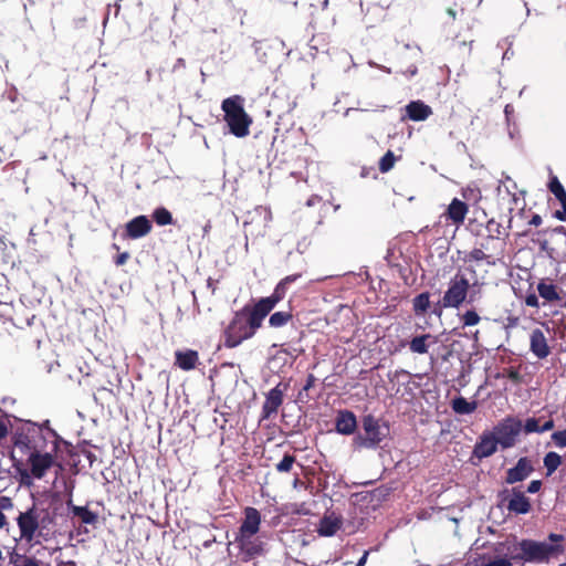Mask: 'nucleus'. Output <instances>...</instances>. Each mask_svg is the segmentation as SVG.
I'll use <instances>...</instances> for the list:
<instances>
[{"label": "nucleus", "instance_id": "obj_1", "mask_svg": "<svg viewBox=\"0 0 566 566\" xmlns=\"http://www.w3.org/2000/svg\"><path fill=\"white\" fill-rule=\"evenodd\" d=\"M548 541L518 539L516 536H510L503 542L493 544L492 554L480 555L478 566H513L514 560L525 564H548L565 551L562 545L563 535L552 533L548 535Z\"/></svg>", "mask_w": 566, "mask_h": 566}, {"label": "nucleus", "instance_id": "obj_12", "mask_svg": "<svg viewBox=\"0 0 566 566\" xmlns=\"http://www.w3.org/2000/svg\"><path fill=\"white\" fill-rule=\"evenodd\" d=\"M548 189L562 206V210L556 211L555 217L560 221H566V191L556 176L551 177Z\"/></svg>", "mask_w": 566, "mask_h": 566}, {"label": "nucleus", "instance_id": "obj_35", "mask_svg": "<svg viewBox=\"0 0 566 566\" xmlns=\"http://www.w3.org/2000/svg\"><path fill=\"white\" fill-rule=\"evenodd\" d=\"M14 566H42L39 560L28 556H19L14 560Z\"/></svg>", "mask_w": 566, "mask_h": 566}, {"label": "nucleus", "instance_id": "obj_9", "mask_svg": "<svg viewBox=\"0 0 566 566\" xmlns=\"http://www.w3.org/2000/svg\"><path fill=\"white\" fill-rule=\"evenodd\" d=\"M522 430V422L515 418H506L499 422L492 433L495 436L499 444L506 449L515 444L516 438Z\"/></svg>", "mask_w": 566, "mask_h": 566}, {"label": "nucleus", "instance_id": "obj_25", "mask_svg": "<svg viewBox=\"0 0 566 566\" xmlns=\"http://www.w3.org/2000/svg\"><path fill=\"white\" fill-rule=\"evenodd\" d=\"M537 292L542 298L547 302H556L560 300L557 289L554 284L541 281L537 285Z\"/></svg>", "mask_w": 566, "mask_h": 566}, {"label": "nucleus", "instance_id": "obj_45", "mask_svg": "<svg viewBox=\"0 0 566 566\" xmlns=\"http://www.w3.org/2000/svg\"><path fill=\"white\" fill-rule=\"evenodd\" d=\"M553 427H554V421L547 420L543 426H541V432L548 431V430L553 429Z\"/></svg>", "mask_w": 566, "mask_h": 566}, {"label": "nucleus", "instance_id": "obj_38", "mask_svg": "<svg viewBox=\"0 0 566 566\" xmlns=\"http://www.w3.org/2000/svg\"><path fill=\"white\" fill-rule=\"evenodd\" d=\"M524 429L527 433L541 432V426L538 419L530 418L526 420Z\"/></svg>", "mask_w": 566, "mask_h": 566}, {"label": "nucleus", "instance_id": "obj_39", "mask_svg": "<svg viewBox=\"0 0 566 566\" xmlns=\"http://www.w3.org/2000/svg\"><path fill=\"white\" fill-rule=\"evenodd\" d=\"M128 259H129V254L127 252H123L119 255H117L115 263H116V265H123L127 262Z\"/></svg>", "mask_w": 566, "mask_h": 566}, {"label": "nucleus", "instance_id": "obj_34", "mask_svg": "<svg viewBox=\"0 0 566 566\" xmlns=\"http://www.w3.org/2000/svg\"><path fill=\"white\" fill-rule=\"evenodd\" d=\"M298 275H290L283 279L275 287L274 293H279L280 297L283 298L285 295L286 287L290 283L294 282Z\"/></svg>", "mask_w": 566, "mask_h": 566}, {"label": "nucleus", "instance_id": "obj_14", "mask_svg": "<svg viewBox=\"0 0 566 566\" xmlns=\"http://www.w3.org/2000/svg\"><path fill=\"white\" fill-rule=\"evenodd\" d=\"M497 440L492 432H485L481 436L480 441L474 448V454L478 458H486L492 455L497 449Z\"/></svg>", "mask_w": 566, "mask_h": 566}, {"label": "nucleus", "instance_id": "obj_24", "mask_svg": "<svg viewBox=\"0 0 566 566\" xmlns=\"http://www.w3.org/2000/svg\"><path fill=\"white\" fill-rule=\"evenodd\" d=\"M452 409L458 415H470L478 408L476 401H469L463 397H458L452 400Z\"/></svg>", "mask_w": 566, "mask_h": 566}, {"label": "nucleus", "instance_id": "obj_36", "mask_svg": "<svg viewBox=\"0 0 566 566\" xmlns=\"http://www.w3.org/2000/svg\"><path fill=\"white\" fill-rule=\"evenodd\" d=\"M552 439L556 447L565 448L566 447V430L556 431L552 434Z\"/></svg>", "mask_w": 566, "mask_h": 566}, {"label": "nucleus", "instance_id": "obj_37", "mask_svg": "<svg viewBox=\"0 0 566 566\" xmlns=\"http://www.w3.org/2000/svg\"><path fill=\"white\" fill-rule=\"evenodd\" d=\"M470 259L474 261H484L486 260L489 264H494V261L489 260V256L484 253L482 249H474L470 253Z\"/></svg>", "mask_w": 566, "mask_h": 566}, {"label": "nucleus", "instance_id": "obj_41", "mask_svg": "<svg viewBox=\"0 0 566 566\" xmlns=\"http://www.w3.org/2000/svg\"><path fill=\"white\" fill-rule=\"evenodd\" d=\"M539 489H541V482L539 481H532L528 484L527 491L530 493H536L537 491H539Z\"/></svg>", "mask_w": 566, "mask_h": 566}, {"label": "nucleus", "instance_id": "obj_16", "mask_svg": "<svg viewBox=\"0 0 566 566\" xmlns=\"http://www.w3.org/2000/svg\"><path fill=\"white\" fill-rule=\"evenodd\" d=\"M336 431L340 434H352L356 430L357 420L355 415L349 410H340L336 417Z\"/></svg>", "mask_w": 566, "mask_h": 566}, {"label": "nucleus", "instance_id": "obj_43", "mask_svg": "<svg viewBox=\"0 0 566 566\" xmlns=\"http://www.w3.org/2000/svg\"><path fill=\"white\" fill-rule=\"evenodd\" d=\"M8 433V428L4 421L0 418V439L4 438Z\"/></svg>", "mask_w": 566, "mask_h": 566}, {"label": "nucleus", "instance_id": "obj_8", "mask_svg": "<svg viewBox=\"0 0 566 566\" xmlns=\"http://www.w3.org/2000/svg\"><path fill=\"white\" fill-rule=\"evenodd\" d=\"M470 281L463 273H458L449 284L442 302L444 307H459L467 298Z\"/></svg>", "mask_w": 566, "mask_h": 566}, {"label": "nucleus", "instance_id": "obj_40", "mask_svg": "<svg viewBox=\"0 0 566 566\" xmlns=\"http://www.w3.org/2000/svg\"><path fill=\"white\" fill-rule=\"evenodd\" d=\"M525 303L526 305L528 306H532V307H537L538 306V300H537V296L532 294V295H528L525 300Z\"/></svg>", "mask_w": 566, "mask_h": 566}, {"label": "nucleus", "instance_id": "obj_27", "mask_svg": "<svg viewBox=\"0 0 566 566\" xmlns=\"http://www.w3.org/2000/svg\"><path fill=\"white\" fill-rule=\"evenodd\" d=\"M72 510V513L80 517L82 523L84 524H94L96 522V514L91 512L90 510H87L86 507L84 506H76V505H73L71 507Z\"/></svg>", "mask_w": 566, "mask_h": 566}, {"label": "nucleus", "instance_id": "obj_31", "mask_svg": "<svg viewBox=\"0 0 566 566\" xmlns=\"http://www.w3.org/2000/svg\"><path fill=\"white\" fill-rule=\"evenodd\" d=\"M396 157L391 150H388L379 163V170L381 172H388L395 165Z\"/></svg>", "mask_w": 566, "mask_h": 566}, {"label": "nucleus", "instance_id": "obj_30", "mask_svg": "<svg viewBox=\"0 0 566 566\" xmlns=\"http://www.w3.org/2000/svg\"><path fill=\"white\" fill-rule=\"evenodd\" d=\"M155 221L159 226H167L172 222L171 213L165 208H157L153 214Z\"/></svg>", "mask_w": 566, "mask_h": 566}, {"label": "nucleus", "instance_id": "obj_28", "mask_svg": "<svg viewBox=\"0 0 566 566\" xmlns=\"http://www.w3.org/2000/svg\"><path fill=\"white\" fill-rule=\"evenodd\" d=\"M430 306L429 293H421L413 298V311L417 315H423Z\"/></svg>", "mask_w": 566, "mask_h": 566}, {"label": "nucleus", "instance_id": "obj_53", "mask_svg": "<svg viewBox=\"0 0 566 566\" xmlns=\"http://www.w3.org/2000/svg\"><path fill=\"white\" fill-rule=\"evenodd\" d=\"M558 566H566V564H559Z\"/></svg>", "mask_w": 566, "mask_h": 566}, {"label": "nucleus", "instance_id": "obj_50", "mask_svg": "<svg viewBox=\"0 0 566 566\" xmlns=\"http://www.w3.org/2000/svg\"><path fill=\"white\" fill-rule=\"evenodd\" d=\"M416 73H417V69H416V67H412V69L410 70V74H411V75H415Z\"/></svg>", "mask_w": 566, "mask_h": 566}, {"label": "nucleus", "instance_id": "obj_47", "mask_svg": "<svg viewBox=\"0 0 566 566\" xmlns=\"http://www.w3.org/2000/svg\"><path fill=\"white\" fill-rule=\"evenodd\" d=\"M368 64L373 67H379L381 69L382 71L387 72V73H391V70L389 67H386V66H380L378 64H376L375 62L373 61H369Z\"/></svg>", "mask_w": 566, "mask_h": 566}, {"label": "nucleus", "instance_id": "obj_18", "mask_svg": "<svg viewBox=\"0 0 566 566\" xmlns=\"http://www.w3.org/2000/svg\"><path fill=\"white\" fill-rule=\"evenodd\" d=\"M468 213V206L465 202L459 200L458 198H454L451 203L449 205L447 209V217L450 219L453 223H462L465 219V216Z\"/></svg>", "mask_w": 566, "mask_h": 566}, {"label": "nucleus", "instance_id": "obj_46", "mask_svg": "<svg viewBox=\"0 0 566 566\" xmlns=\"http://www.w3.org/2000/svg\"><path fill=\"white\" fill-rule=\"evenodd\" d=\"M530 223L535 226V227H538V226L542 224V218L538 214H535V216L532 217Z\"/></svg>", "mask_w": 566, "mask_h": 566}, {"label": "nucleus", "instance_id": "obj_22", "mask_svg": "<svg viewBox=\"0 0 566 566\" xmlns=\"http://www.w3.org/2000/svg\"><path fill=\"white\" fill-rule=\"evenodd\" d=\"M507 509L517 514H525L530 511L531 504L528 499L522 492H513L509 500Z\"/></svg>", "mask_w": 566, "mask_h": 566}, {"label": "nucleus", "instance_id": "obj_7", "mask_svg": "<svg viewBox=\"0 0 566 566\" xmlns=\"http://www.w3.org/2000/svg\"><path fill=\"white\" fill-rule=\"evenodd\" d=\"M54 458L51 453L32 451L28 458V469L21 470L20 475L24 484H32V478L42 479L53 465Z\"/></svg>", "mask_w": 566, "mask_h": 566}, {"label": "nucleus", "instance_id": "obj_21", "mask_svg": "<svg viewBox=\"0 0 566 566\" xmlns=\"http://www.w3.org/2000/svg\"><path fill=\"white\" fill-rule=\"evenodd\" d=\"M406 112L408 117L416 122L424 120L432 114L431 107L420 101L409 103Z\"/></svg>", "mask_w": 566, "mask_h": 566}, {"label": "nucleus", "instance_id": "obj_13", "mask_svg": "<svg viewBox=\"0 0 566 566\" xmlns=\"http://www.w3.org/2000/svg\"><path fill=\"white\" fill-rule=\"evenodd\" d=\"M151 230V223L145 216H138L126 224L127 235L132 239L142 238Z\"/></svg>", "mask_w": 566, "mask_h": 566}, {"label": "nucleus", "instance_id": "obj_10", "mask_svg": "<svg viewBox=\"0 0 566 566\" xmlns=\"http://www.w3.org/2000/svg\"><path fill=\"white\" fill-rule=\"evenodd\" d=\"M281 300L282 298L280 297L279 293H273L271 296L259 300L252 310L248 313L249 317L252 319L253 326L260 328L265 316Z\"/></svg>", "mask_w": 566, "mask_h": 566}, {"label": "nucleus", "instance_id": "obj_48", "mask_svg": "<svg viewBox=\"0 0 566 566\" xmlns=\"http://www.w3.org/2000/svg\"><path fill=\"white\" fill-rule=\"evenodd\" d=\"M367 556H368V552H365L364 555L361 556V558L356 564V566H364L367 560Z\"/></svg>", "mask_w": 566, "mask_h": 566}, {"label": "nucleus", "instance_id": "obj_2", "mask_svg": "<svg viewBox=\"0 0 566 566\" xmlns=\"http://www.w3.org/2000/svg\"><path fill=\"white\" fill-rule=\"evenodd\" d=\"M53 516L48 509L33 504L17 517L20 538L27 543L39 542V538L48 539L51 535Z\"/></svg>", "mask_w": 566, "mask_h": 566}, {"label": "nucleus", "instance_id": "obj_19", "mask_svg": "<svg viewBox=\"0 0 566 566\" xmlns=\"http://www.w3.org/2000/svg\"><path fill=\"white\" fill-rule=\"evenodd\" d=\"M438 343V338L431 334H424L413 337L409 343V348L415 354H427L431 345Z\"/></svg>", "mask_w": 566, "mask_h": 566}, {"label": "nucleus", "instance_id": "obj_5", "mask_svg": "<svg viewBox=\"0 0 566 566\" xmlns=\"http://www.w3.org/2000/svg\"><path fill=\"white\" fill-rule=\"evenodd\" d=\"M259 327H254L247 310L237 312L224 331V346L233 348L243 340L251 338Z\"/></svg>", "mask_w": 566, "mask_h": 566}, {"label": "nucleus", "instance_id": "obj_44", "mask_svg": "<svg viewBox=\"0 0 566 566\" xmlns=\"http://www.w3.org/2000/svg\"><path fill=\"white\" fill-rule=\"evenodd\" d=\"M8 524V520L6 514L2 512V507H0V530L4 528Z\"/></svg>", "mask_w": 566, "mask_h": 566}, {"label": "nucleus", "instance_id": "obj_49", "mask_svg": "<svg viewBox=\"0 0 566 566\" xmlns=\"http://www.w3.org/2000/svg\"><path fill=\"white\" fill-rule=\"evenodd\" d=\"M57 566H76L75 562L67 560V562H60Z\"/></svg>", "mask_w": 566, "mask_h": 566}, {"label": "nucleus", "instance_id": "obj_23", "mask_svg": "<svg viewBox=\"0 0 566 566\" xmlns=\"http://www.w3.org/2000/svg\"><path fill=\"white\" fill-rule=\"evenodd\" d=\"M340 518L334 514H329L322 518L318 532L321 535L332 536L340 528Z\"/></svg>", "mask_w": 566, "mask_h": 566}, {"label": "nucleus", "instance_id": "obj_51", "mask_svg": "<svg viewBox=\"0 0 566 566\" xmlns=\"http://www.w3.org/2000/svg\"><path fill=\"white\" fill-rule=\"evenodd\" d=\"M3 559L2 549L0 548V562Z\"/></svg>", "mask_w": 566, "mask_h": 566}, {"label": "nucleus", "instance_id": "obj_29", "mask_svg": "<svg viewBox=\"0 0 566 566\" xmlns=\"http://www.w3.org/2000/svg\"><path fill=\"white\" fill-rule=\"evenodd\" d=\"M562 463V458L556 452H548L544 458V465L547 470V474L551 475L557 470Z\"/></svg>", "mask_w": 566, "mask_h": 566}, {"label": "nucleus", "instance_id": "obj_6", "mask_svg": "<svg viewBox=\"0 0 566 566\" xmlns=\"http://www.w3.org/2000/svg\"><path fill=\"white\" fill-rule=\"evenodd\" d=\"M363 429L365 434H358L354 438V444L357 448H376L388 432V428L371 415L363 418Z\"/></svg>", "mask_w": 566, "mask_h": 566}, {"label": "nucleus", "instance_id": "obj_15", "mask_svg": "<svg viewBox=\"0 0 566 566\" xmlns=\"http://www.w3.org/2000/svg\"><path fill=\"white\" fill-rule=\"evenodd\" d=\"M532 471L533 467L531 461L527 458H521L516 465L507 471L506 482L513 484L523 481Z\"/></svg>", "mask_w": 566, "mask_h": 566}, {"label": "nucleus", "instance_id": "obj_3", "mask_svg": "<svg viewBox=\"0 0 566 566\" xmlns=\"http://www.w3.org/2000/svg\"><path fill=\"white\" fill-rule=\"evenodd\" d=\"M261 514L254 507H247L244 510V518L239 528L235 542L238 543L242 553L248 557L260 555L263 552V544L255 537L260 531Z\"/></svg>", "mask_w": 566, "mask_h": 566}, {"label": "nucleus", "instance_id": "obj_11", "mask_svg": "<svg viewBox=\"0 0 566 566\" xmlns=\"http://www.w3.org/2000/svg\"><path fill=\"white\" fill-rule=\"evenodd\" d=\"M530 346L531 352L537 357V358H546L549 355V346L547 344V339L544 335V333L536 328L531 333L530 336Z\"/></svg>", "mask_w": 566, "mask_h": 566}, {"label": "nucleus", "instance_id": "obj_4", "mask_svg": "<svg viewBox=\"0 0 566 566\" xmlns=\"http://www.w3.org/2000/svg\"><path fill=\"white\" fill-rule=\"evenodd\" d=\"M221 108L231 134L239 138H243L250 134L252 118L244 111L243 98L241 96L234 95L226 98L222 102Z\"/></svg>", "mask_w": 566, "mask_h": 566}, {"label": "nucleus", "instance_id": "obj_26", "mask_svg": "<svg viewBox=\"0 0 566 566\" xmlns=\"http://www.w3.org/2000/svg\"><path fill=\"white\" fill-rule=\"evenodd\" d=\"M292 317L293 315L290 311L275 312L270 316L269 325L273 328H279L285 326Z\"/></svg>", "mask_w": 566, "mask_h": 566}, {"label": "nucleus", "instance_id": "obj_20", "mask_svg": "<svg viewBox=\"0 0 566 566\" xmlns=\"http://www.w3.org/2000/svg\"><path fill=\"white\" fill-rule=\"evenodd\" d=\"M283 401V390L279 386L271 389L263 405V412L266 417L277 411Z\"/></svg>", "mask_w": 566, "mask_h": 566}, {"label": "nucleus", "instance_id": "obj_52", "mask_svg": "<svg viewBox=\"0 0 566 566\" xmlns=\"http://www.w3.org/2000/svg\"><path fill=\"white\" fill-rule=\"evenodd\" d=\"M181 64H184V60H182V59H179V60H178V65H181Z\"/></svg>", "mask_w": 566, "mask_h": 566}, {"label": "nucleus", "instance_id": "obj_32", "mask_svg": "<svg viewBox=\"0 0 566 566\" xmlns=\"http://www.w3.org/2000/svg\"><path fill=\"white\" fill-rule=\"evenodd\" d=\"M294 462L295 458L293 455L285 454L283 459L276 464V470L279 472H290Z\"/></svg>", "mask_w": 566, "mask_h": 566}, {"label": "nucleus", "instance_id": "obj_42", "mask_svg": "<svg viewBox=\"0 0 566 566\" xmlns=\"http://www.w3.org/2000/svg\"><path fill=\"white\" fill-rule=\"evenodd\" d=\"M256 212L262 217L264 226H266L271 220V213L266 210H256Z\"/></svg>", "mask_w": 566, "mask_h": 566}, {"label": "nucleus", "instance_id": "obj_33", "mask_svg": "<svg viewBox=\"0 0 566 566\" xmlns=\"http://www.w3.org/2000/svg\"><path fill=\"white\" fill-rule=\"evenodd\" d=\"M461 319L463 322V326H474L481 321L479 314L475 311H467L461 316Z\"/></svg>", "mask_w": 566, "mask_h": 566}, {"label": "nucleus", "instance_id": "obj_17", "mask_svg": "<svg viewBox=\"0 0 566 566\" xmlns=\"http://www.w3.org/2000/svg\"><path fill=\"white\" fill-rule=\"evenodd\" d=\"M176 357V366H178L182 370H192L197 367L199 361V355L196 350L187 349V350H177L175 353Z\"/></svg>", "mask_w": 566, "mask_h": 566}]
</instances>
